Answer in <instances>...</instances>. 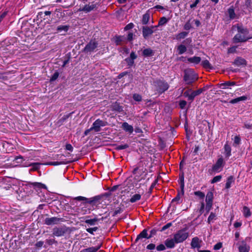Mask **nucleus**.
<instances>
[{"instance_id":"5701e85b","label":"nucleus","mask_w":252,"mask_h":252,"mask_svg":"<svg viewBox=\"0 0 252 252\" xmlns=\"http://www.w3.org/2000/svg\"><path fill=\"white\" fill-rule=\"evenodd\" d=\"M53 234L56 236H61L63 235L64 231L61 228H55L53 230Z\"/></svg>"},{"instance_id":"338daca9","label":"nucleus","mask_w":252,"mask_h":252,"mask_svg":"<svg viewBox=\"0 0 252 252\" xmlns=\"http://www.w3.org/2000/svg\"><path fill=\"white\" fill-rule=\"evenodd\" d=\"M98 200V198L96 197H95L91 199V200H90V201H88L87 203L91 205H93L94 204V202L96 200Z\"/></svg>"},{"instance_id":"0e129e2a","label":"nucleus","mask_w":252,"mask_h":252,"mask_svg":"<svg viewBox=\"0 0 252 252\" xmlns=\"http://www.w3.org/2000/svg\"><path fill=\"white\" fill-rule=\"evenodd\" d=\"M127 147H128V145H127L124 144V145H119L117 147V149L118 150H123V149H125L127 148Z\"/></svg>"},{"instance_id":"412c9836","label":"nucleus","mask_w":252,"mask_h":252,"mask_svg":"<svg viewBox=\"0 0 252 252\" xmlns=\"http://www.w3.org/2000/svg\"><path fill=\"white\" fill-rule=\"evenodd\" d=\"M224 154L225 156L227 158L229 157L231 155V149L230 146L227 144H225L224 146Z\"/></svg>"},{"instance_id":"2eb2a0df","label":"nucleus","mask_w":252,"mask_h":252,"mask_svg":"<svg viewBox=\"0 0 252 252\" xmlns=\"http://www.w3.org/2000/svg\"><path fill=\"white\" fill-rule=\"evenodd\" d=\"M238 249L240 252H249L250 247L245 242L243 241L240 244Z\"/></svg>"},{"instance_id":"de8ad7c7","label":"nucleus","mask_w":252,"mask_h":252,"mask_svg":"<svg viewBox=\"0 0 252 252\" xmlns=\"http://www.w3.org/2000/svg\"><path fill=\"white\" fill-rule=\"evenodd\" d=\"M194 194L198 197H199L200 198H203L205 196V194L204 193H203L201 191H197L194 192Z\"/></svg>"},{"instance_id":"13d9d810","label":"nucleus","mask_w":252,"mask_h":252,"mask_svg":"<svg viewBox=\"0 0 252 252\" xmlns=\"http://www.w3.org/2000/svg\"><path fill=\"white\" fill-rule=\"evenodd\" d=\"M171 225H172L171 222L167 223L166 224H165L162 227L161 231H163L165 230L166 229L169 228Z\"/></svg>"},{"instance_id":"cd10ccee","label":"nucleus","mask_w":252,"mask_h":252,"mask_svg":"<svg viewBox=\"0 0 252 252\" xmlns=\"http://www.w3.org/2000/svg\"><path fill=\"white\" fill-rule=\"evenodd\" d=\"M242 212L243 213L244 216L246 218L249 217L251 215L250 209L247 206H244L243 207Z\"/></svg>"},{"instance_id":"79ce46f5","label":"nucleus","mask_w":252,"mask_h":252,"mask_svg":"<svg viewBox=\"0 0 252 252\" xmlns=\"http://www.w3.org/2000/svg\"><path fill=\"white\" fill-rule=\"evenodd\" d=\"M216 216L215 214H214L213 213H211L208 219V222L209 223L211 222L216 218Z\"/></svg>"},{"instance_id":"6e6552de","label":"nucleus","mask_w":252,"mask_h":252,"mask_svg":"<svg viewBox=\"0 0 252 252\" xmlns=\"http://www.w3.org/2000/svg\"><path fill=\"white\" fill-rule=\"evenodd\" d=\"M157 91L161 94L166 91L169 88V85L167 83L162 81H158L156 82Z\"/></svg>"},{"instance_id":"ddd939ff","label":"nucleus","mask_w":252,"mask_h":252,"mask_svg":"<svg viewBox=\"0 0 252 252\" xmlns=\"http://www.w3.org/2000/svg\"><path fill=\"white\" fill-rule=\"evenodd\" d=\"M137 58V55L134 53L131 52L130 57L125 59L126 62L129 66H131L134 64V60Z\"/></svg>"},{"instance_id":"052dcab7","label":"nucleus","mask_w":252,"mask_h":252,"mask_svg":"<svg viewBox=\"0 0 252 252\" xmlns=\"http://www.w3.org/2000/svg\"><path fill=\"white\" fill-rule=\"evenodd\" d=\"M46 243L49 245H52L56 243V241L54 239H47L46 240Z\"/></svg>"},{"instance_id":"f704fd0d","label":"nucleus","mask_w":252,"mask_h":252,"mask_svg":"<svg viewBox=\"0 0 252 252\" xmlns=\"http://www.w3.org/2000/svg\"><path fill=\"white\" fill-rule=\"evenodd\" d=\"M201 64L203 65V66L205 68L211 69L212 68L209 62L207 60L203 61L201 63Z\"/></svg>"},{"instance_id":"b1692460","label":"nucleus","mask_w":252,"mask_h":252,"mask_svg":"<svg viewBox=\"0 0 252 252\" xmlns=\"http://www.w3.org/2000/svg\"><path fill=\"white\" fill-rule=\"evenodd\" d=\"M150 15L148 13H146L143 15L142 23L143 25H147L150 20Z\"/></svg>"},{"instance_id":"c85d7f7f","label":"nucleus","mask_w":252,"mask_h":252,"mask_svg":"<svg viewBox=\"0 0 252 252\" xmlns=\"http://www.w3.org/2000/svg\"><path fill=\"white\" fill-rule=\"evenodd\" d=\"M228 14L229 18L231 19H233L235 18L236 15L234 12V8L232 7H230L228 9Z\"/></svg>"},{"instance_id":"39448f33","label":"nucleus","mask_w":252,"mask_h":252,"mask_svg":"<svg viewBox=\"0 0 252 252\" xmlns=\"http://www.w3.org/2000/svg\"><path fill=\"white\" fill-rule=\"evenodd\" d=\"M158 26L151 27L144 26L142 27V34L144 38L146 39L151 36L155 31H156Z\"/></svg>"},{"instance_id":"0eeeda50","label":"nucleus","mask_w":252,"mask_h":252,"mask_svg":"<svg viewBox=\"0 0 252 252\" xmlns=\"http://www.w3.org/2000/svg\"><path fill=\"white\" fill-rule=\"evenodd\" d=\"M224 165V162L222 157L219 158L216 163L212 167V171L216 173L220 172Z\"/></svg>"},{"instance_id":"603ef678","label":"nucleus","mask_w":252,"mask_h":252,"mask_svg":"<svg viewBox=\"0 0 252 252\" xmlns=\"http://www.w3.org/2000/svg\"><path fill=\"white\" fill-rule=\"evenodd\" d=\"M222 246V244L221 242L218 243L214 246V249L215 250H220Z\"/></svg>"},{"instance_id":"ea45409f","label":"nucleus","mask_w":252,"mask_h":252,"mask_svg":"<svg viewBox=\"0 0 252 252\" xmlns=\"http://www.w3.org/2000/svg\"><path fill=\"white\" fill-rule=\"evenodd\" d=\"M104 124L102 121L97 119L94 123L93 126H104Z\"/></svg>"},{"instance_id":"4be33fe9","label":"nucleus","mask_w":252,"mask_h":252,"mask_svg":"<svg viewBox=\"0 0 252 252\" xmlns=\"http://www.w3.org/2000/svg\"><path fill=\"white\" fill-rule=\"evenodd\" d=\"M187 51V47L185 45L181 44L177 47V51L179 55L183 54Z\"/></svg>"},{"instance_id":"49530a36","label":"nucleus","mask_w":252,"mask_h":252,"mask_svg":"<svg viewBox=\"0 0 252 252\" xmlns=\"http://www.w3.org/2000/svg\"><path fill=\"white\" fill-rule=\"evenodd\" d=\"M64 163L63 162H62V161H55V162H49V163H47V165H50L56 166V165H59L63 164H64Z\"/></svg>"},{"instance_id":"7c9ffc66","label":"nucleus","mask_w":252,"mask_h":252,"mask_svg":"<svg viewBox=\"0 0 252 252\" xmlns=\"http://www.w3.org/2000/svg\"><path fill=\"white\" fill-rule=\"evenodd\" d=\"M153 52L150 48L145 49L143 51V55L145 57H149L153 55Z\"/></svg>"},{"instance_id":"f257e3e1","label":"nucleus","mask_w":252,"mask_h":252,"mask_svg":"<svg viewBox=\"0 0 252 252\" xmlns=\"http://www.w3.org/2000/svg\"><path fill=\"white\" fill-rule=\"evenodd\" d=\"M232 30L237 32V33L232 38V41L234 43L245 42L252 39V35H248V29L245 28L241 24H237L233 25L232 27Z\"/></svg>"},{"instance_id":"5fc2aeb1","label":"nucleus","mask_w":252,"mask_h":252,"mask_svg":"<svg viewBox=\"0 0 252 252\" xmlns=\"http://www.w3.org/2000/svg\"><path fill=\"white\" fill-rule=\"evenodd\" d=\"M191 28V24L189 22V21L187 22L184 25V29L186 30H189Z\"/></svg>"},{"instance_id":"473e14b6","label":"nucleus","mask_w":252,"mask_h":252,"mask_svg":"<svg viewBox=\"0 0 252 252\" xmlns=\"http://www.w3.org/2000/svg\"><path fill=\"white\" fill-rule=\"evenodd\" d=\"M99 130L100 127H91L90 129L86 130L84 132V135H87L89 134V133L91 131H94L95 132H97L99 131Z\"/></svg>"},{"instance_id":"20e7f679","label":"nucleus","mask_w":252,"mask_h":252,"mask_svg":"<svg viewBox=\"0 0 252 252\" xmlns=\"http://www.w3.org/2000/svg\"><path fill=\"white\" fill-rule=\"evenodd\" d=\"M189 237V233L186 230H180L174 235L176 243H182Z\"/></svg>"},{"instance_id":"7ed1b4c3","label":"nucleus","mask_w":252,"mask_h":252,"mask_svg":"<svg viewBox=\"0 0 252 252\" xmlns=\"http://www.w3.org/2000/svg\"><path fill=\"white\" fill-rule=\"evenodd\" d=\"M208 88L209 87L207 86L195 91L191 92V90H189L184 93V95L188 97L189 100L192 101L196 96L199 95L203 92L206 91Z\"/></svg>"},{"instance_id":"9b49d317","label":"nucleus","mask_w":252,"mask_h":252,"mask_svg":"<svg viewBox=\"0 0 252 252\" xmlns=\"http://www.w3.org/2000/svg\"><path fill=\"white\" fill-rule=\"evenodd\" d=\"M97 43L95 41H91L88 44L85 46L84 51L85 52H91L94 51V50L97 47Z\"/></svg>"},{"instance_id":"aec40b11","label":"nucleus","mask_w":252,"mask_h":252,"mask_svg":"<svg viewBox=\"0 0 252 252\" xmlns=\"http://www.w3.org/2000/svg\"><path fill=\"white\" fill-rule=\"evenodd\" d=\"M188 61L190 63L198 64L200 62L201 58L200 57L195 56L191 58H189L188 59Z\"/></svg>"},{"instance_id":"a19ab883","label":"nucleus","mask_w":252,"mask_h":252,"mask_svg":"<svg viewBox=\"0 0 252 252\" xmlns=\"http://www.w3.org/2000/svg\"><path fill=\"white\" fill-rule=\"evenodd\" d=\"M222 178L221 175H218L213 178L211 181V183L214 184L218 182H220Z\"/></svg>"},{"instance_id":"dca6fc26","label":"nucleus","mask_w":252,"mask_h":252,"mask_svg":"<svg viewBox=\"0 0 252 252\" xmlns=\"http://www.w3.org/2000/svg\"><path fill=\"white\" fill-rule=\"evenodd\" d=\"M184 184L183 182L181 185V187L182 188V191L180 193H178L177 195L172 200V203L176 202L177 203H179L181 202V197L184 194V191H183V188H184Z\"/></svg>"},{"instance_id":"2f4dec72","label":"nucleus","mask_w":252,"mask_h":252,"mask_svg":"<svg viewBox=\"0 0 252 252\" xmlns=\"http://www.w3.org/2000/svg\"><path fill=\"white\" fill-rule=\"evenodd\" d=\"M69 29V26L67 25H61L57 27V31L58 32H62L64 31L66 32Z\"/></svg>"},{"instance_id":"4c0bfd02","label":"nucleus","mask_w":252,"mask_h":252,"mask_svg":"<svg viewBox=\"0 0 252 252\" xmlns=\"http://www.w3.org/2000/svg\"><path fill=\"white\" fill-rule=\"evenodd\" d=\"M26 166H32V170H36L39 168V164L38 163H32L29 165H25Z\"/></svg>"},{"instance_id":"c756f323","label":"nucleus","mask_w":252,"mask_h":252,"mask_svg":"<svg viewBox=\"0 0 252 252\" xmlns=\"http://www.w3.org/2000/svg\"><path fill=\"white\" fill-rule=\"evenodd\" d=\"M99 247H90L86 249L82 250L80 252H96L99 249Z\"/></svg>"},{"instance_id":"680f3d73","label":"nucleus","mask_w":252,"mask_h":252,"mask_svg":"<svg viewBox=\"0 0 252 252\" xmlns=\"http://www.w3.org/2000/svg\"><path fill=\"white\" fill-rule=\"evenodd\" d=\"M186 105L187 102L185 100H182L179 103V106L182 109L184 108Z\"/></svg>"},{"instance_id":"423d86ee","label":"nucleus","mask_w":252,"mask_h":252,"mask_svg":"<svg viewBox=\"0 0 252 252\" xmlns=\"http://www.w3.org/2000/svg\"><path fill=\"white\" fill-rule=\"evenodd\" d=\"M98 7L97 3L90 2L87 4H86L82 8H80L78 9L79 11H83L85 13H89L91 11L95 10Z\"/></svg>"},{"instance_id":"1a4fd4ad","label":"nucleus","mask_w":252,"mask_h":252,"mask_svg":"<svg viewBox=\"0 0 252 252\" xmlns=\"http://www.w3.org/2000/svg\"><path fill=\"white\" fill-rule=\"evenodd\" d=\"M213 199V193L211 191H209L207 193L206 197V209L207 211H209L212 208V202Z\"/></svg>"},{"instance_id":"a878e982","label":"nucleus","mask_w":252,"mask_h":252,"mask_svg":"<svg viewBox=\"0 0 252 252\" xmlns=\"http://www.w3.org/2000/svg\"><path fill=\"white\" fill-rule=\"evenodd\" d=\"M247 96H240V97H237L236 98L233 99L231 100L230 101V103H231L232 104L236 103L240 101L245 100L247 99Z\"/></svg>"},{"instance_id":"69168bd1","label":"nucleus","mask_w":252,"mask_h":252,"mask_svg":"<svg viewBox=\"0 0 252 252\" xmlns=\"http://www.w3.org/2000/svg\"><path fill=\"white\" fill-rule=\"evenodd\" d=\"M74 199L77 200L78 201H84L87 200V198L85 197L80 196L74 198Z\"/></svg>"},{"instance_id":"bb28decb","label":"nucleus","mask_w":252,"mask_h":252,"mask_svg":"<svg viewBox=\"0 0 252 252\" xmlns=\"http://www.w3.org/2000/svg\"><path fill=\"white\" fill-rule=\"evenodd\" d=\"M97 221L98 219L95 218L92 219H87L85 220V222L90 225H94Z\"/></svg>"},{"instance_id":"6e6d98bb","label":"nucleus","mask_w":252,"mask_h":252,"mask_svg":"<svg viewBox=\"0 0 252 252\" xmlns=\"http://www.w3.org/2000/svg\"><path fill=\"white\" fill-rule=\"evenodd\" d=\"M191 127H185L187 136H189L192 133V130H191Z\"/></svg>"},{"instance_id":"3c124183","label":"nucleus","mask_w":252,"mask_h":252,"mask_svg":"<svg viewBox=\"0 0 252 252\" xmlns=\"http://www.w3.org/2000/svg\"><path fill=\"white\" fill-rule=\"evenodd\" d=\"M241 139L239 136H235L234 138V144L235 145H239L240 143Z\"/></svg>"},{"instance_id":"8fccbe9b","label":"nucleus","mask_w":252,"mask_h":252,"mask_svg":"<svg viewBox=\"0 0 252 252\" xmlns=\"http://www.w3.org/2000/svg\"><path fill=\"white\" fill-rule=\"evenodd\" d=\"M165 246L163 244H160L157 247V250L158 251H164L165 250Z\"/></svg>"},{"instance_id":"e433bc0d","label":"nucleus","mask_w":252,"mask_h":252,"mask_svg":"<svg viewBox=\"0 0 252 252\" xmlns=\"http://www.w3.org/2000/svg\"><path fill=\"white\" fill-rule=\"evenodd\" d=\"M233 182V177L232 176L229 177L226 183L225 188L226 189H229L230 188L232 183Z\"/></svg>"},{"instance_id":"393cba45","label":"nucleus","mask_w":252,"mask_h":252,"mask_svg":"<svg viewBox=\"0 0 252 252\" xmlns=\"http://www.w3.org/2000/svg\"><path fill=\"white\" fill-rule=\"evenodd\" d=\"M188 32H182L175 35V38L177 40H180L181 39H184L185 38L188 34Z\"/></svg>"},{"instance_id":"774afa93","label":"nucleus","mask_w":252,"mask_h":252,"mask_svg":"<svg viewBox=\"0 0 252 252\" xmlns=\"http://www.w3.org/2000/svg\"><path fill=\"white\" fill-rule=\"evenodd\" d=\"M155 245L154 244H150L147 246V248L148 250H154L155 248Z\"/></svg>"},{"instance_id":"4d7b16f0","label":"nucleus","mask_w":252,"mask_h":252,"mask_svg":"<svg viewBox=\"0 0 252 252\" xmlns=\"http://www.w3.org/2000/svg\"><path fill=\"white\" fill-rule=\"evenodd\" d=\"M134 27V25L132 23H129L128 24H127L125 27V31H127V30H130L131 29H132Z\"/></svg>"},{"instance_id":"e2e57ef3","label":"nucleus","mask_w":252,"mask_h":252,"mask_svg":"<svg viewBox=\"0 0 252 252\" xmlns=\"http://www.w3.org/2000/svg\"><path fill=\"white\" fill-rule=\"evenodd\" d=\"M65 149L66 150L72 152L73 151V148L71 144H67L65 145Z\"/></svg>"},{"instance_id":"f3484780","label":"nucleus","mask_w":252,"mask_h":252,"mask_svg":"<svg viewBox=\"0 0 252 252\" xmlns=\"http://www.w3.org/2000/svg\"><path fill=\"white\" fill-rule=\"evenodd\" d=\"M165 245L167 248L172 249L175 247V244L176 243L175 239H167L165 242Z\"/></svg>"},{"instance_id":"f03ea898","label":"nucleus","mask_w":252,"mask_h":252,"mask_svg":"<svg viewBox=\"0 0 252 252\" xmlns=\"http://www.w3.org/2000/svg\"><path fill=\"white\" fill-rule=\"evenodd\" d=\"M197 78V75L193 69H188L184 71V80L187 84H191Z\"/></svg>"},{"instance_id":"4468645a","label":"nucleus","mask_w":252,"mask_h":252,"mask_svg":"<svg viewBox=\"0 0 252 252\" xmlns=\"http://www.w3.org/2000/svg\"><path fill=\"white\" fill-rule=\"evenodd\" d=\"M235 82L226 81L219 85V87L222 89H231L230 87L235 86Z\"/></svg>"},{"instance_id":"09e8293b","label":"nucleus","mask_w":252,"mask_h":252,"mask_svg":"<svg viewBox=\"0 0 252 252\" xmlns=\"http://www.w3.org/2000/svg\"><path fill=\"white\" fill-rule=\"evenodd\" d=\"M59 73L58 72H55L53 75H52V76L51 77V79H50V80L51 81H54L55 80H56L59 77Z\"/></svg>"},{"instance_id":"bf43d9fd","label":"nucleus","mask_w":252,"mask_h":252,"mask_svg":"<svg viewBox=\"0 0 252 252\" xmlns=\"http://www.w3.org/2000/svg\"><path fill=\"white\" fill-rule=\"evenodd\" d=\"M124 129L129 133H131L133 130V127H124Z\"/></svg>"},{"instance_id":"f8f14e48","label":"nucleus","mask_w":252,"mask_h":252,"mask_svg":"<svg viewBox=\"0 0 252 252\" xmlns=\"http://www.w3.org/2000/svg\"><path fill=\"white\" fill-rule=\"evenodd\" d=\"M61 219L57 217L47 218L45 219V223L47 225H53L58 223Z\"/></svg>"},{"instance_id":"a211bd4d","label":"nucleus","mask_w":252,"mask_h":252,"mask_svg":"<svg viewBox=\"0 0 252 252\" xmlns=\"http://www.w3.org/2000/svg\"><path fill=\"white\" fill-rule=\"evenodd\" d=\"M246 63V61L241 57H237L234 61V64L238 66L245 65Z\"/></svg>"},{"instance_id":"37998d69","label":"nucleus","mask_w":252,"mask_h":252,"mask_svg":"<svg viewBox=\"0 0 252 252\" xmlns=\"http://www.w3.org/2000/svg\"><path fill=\"white\" fill-rule=\"evenodd\" d=\"M133 98L137 101H140L142 100V97L140 95L135 94L133 95Z\"/></svg>"},{"instance_id":"6ab92c4d","label":"nucleus","mask_w":252,"mask_h":252,"mask_svg":"<svg viewBox=\"0 0 252 252\" xmlns=\"http://www.w3.org/2000/svg\"><path fill=\"white\" fill-rule=\"evenodd\" d=\"M150 237H148L147 231L144 229L137 237L135 241H137L139 239L142 238H150Z\"/></svg>"},{"instance_id":"72a5a7b5","label":"nucleus","mask_w":252,"mask_h":252,"mask_svg":"<svg viewBox=\"0 0 252 252\" xmlns=\"http://www.w3.org/2000/svg\"><path fill=\"white\" fill-rule=\"evenodd\" d=\"M141 198V195L139 194H135L133 196H131L130 201L131 203H134L136 202L138 200H139Z\"/></svg>"},{"instance_id":"c03bdc74","label":"nucleus","mask_w":252,"mask_h":252,"mask_svg":"<svg viewBox=\"0 0 252 252\" xmlns=\"http://www.w3.org/2000/svg\"><path fill=\"white\" fill-rule=\"evenodd\" d=\"M113 109L114 110L117 111H121L122 110V108L121 106H120L119 105H118L117 103H115L113 105Z\"/></svg>"},{"instance_id":"864d4df0","label":"nucleus","mask_w":252,"mask_h":252,"mask_svg":"<svg viewBox=\"0 0 252 252\" xmlns=\"http://www.w3.org/2000/svg\"><path fill=\"white\" fill-rule=\"evenodd\" d=\"M237 46H232L228 49V53H234L236 52Z\"/></svg>"},{"instance_id":"c9c22d12","label":"nucleus","mask_w":252,"mask_h":252,"mask_svg":"<svg viewBox=\"0 0 252 252\" xmlns=\"http://www.w3.org/2000/svg\"><path fill=\"white\" fill-rule=\"evenodd\" d=\"M133 173L135 175V176H134V179L137 181L139 182L141 181L142 179H143V177L140 178L139 177V175H138V168H135L133 171Z\"/></svg>"},{"instance_id":"58836bf2","label":"nucleus","mask_w":252,"mask_h":252,"mask_svg":"<svg viewBox=\"0 0 252 252\" xmlns=\"http://www.w3.org/2000/svg\"><path fill=\"white\" fill-rule=\"evenodd\" d=\"M167 22H168V19L166 17H163L160 19L158 27V26H162V25L165 24Z\"/></svg>"},{"instance_id":"a18cd8bd","label":"nucleus","mask_w":252,"mask_h":252,"mask_svg":"<svg viewBox=\"0 0 252 252\" xmlns=\"http://www.w3.org/2000/svg\"><path fill=\"white\" fill-rule=\"evenodd\" d=\"M97 229H98V228L97 227H94L93 228H88L86 229V231L88 232H89L92 234H93L94 232L96 231L97 230Z\"/></svg>"},{"instance_id":"9d476101","label":"nucleus","mask_w":252,"mask_h":252,"mask_svg":"<svg viewBox=\"0 0 252 252\" xmlns=\"http://www.w3.org/2000/svg\"><path fill=\"white\" fill-rule=\"evenodd\" d=\"M202 242V240L199 239L197 237L193 238L190 243L191 248L197 249L198 250H199L201 247Z\"/></svg>"}]
</instances>
